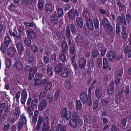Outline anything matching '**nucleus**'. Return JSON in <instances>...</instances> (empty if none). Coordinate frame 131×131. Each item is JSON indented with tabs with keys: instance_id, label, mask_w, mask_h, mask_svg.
Wrapping results in <instances>:
<instances>
[{
	"instance_id": "2f4dec72",
	"label": "nucleus",
	"mask_w": 131,
	"mask_h": 131,
	"mask_svg": "<svg viewBox=\"0 0 131 131\" xmlns=\"http://www.w3.org/2000/svg\"><path fill=\"white\" fill-rule=\"evenodd\" d=\"M31 0H22L21 4L24 5L30 6L32 4Z\"/></svg>"
},
{
	"instance_id": "412c9836",
	"label": "nucleus",
	"mask_w": 131,
	"mask_h": 131,
	"mask_svg": "<svg viewBox=\"0 0 131 131\" xmlns=\"http://www.w3.org/2000/svg\"><path fill=\"white\" fill-rule=\"evenodd\" d=\"M77 25L80 28H81L83 26V21L82 19L80 17H78L76 19Z\"/></svg>"
},
{
	"instance_id": "423d86ee",
	"label": "nucleus",
	"mask_w": 131,
	"mask_h": 131,
	"mask_svg": "<svg viewBox=\"0 0 131 131\" xmlns=\"http://www.w3.org/2000/svg\"><path fill=\"white\" fill-rule=\"evenodd\" d=\"M66 32V36L68 38V45L69 46H70L71 44V39H72L73 36L71 35L70 30V28L69 26H67V27Z\"/></svg>"
},
{
	"instance_id": "58836bf2",
	"label": "nucleus",
	"mask_w": 131,
	"mask_h": 131,
	"mask_svg": "<svg viewBox=\"0 0 131 131\" xmlns=\"http://www.w3.org/2000/svg\"><path fill=\"white\" fill-rule=\"evenodd\" d=\"M46 98L49 99L48 102L49 103H51L52 102L53 100L52 95L51 93H48L47 95Z\"/></svg>"
},
{
	"instance_id": "4c0bfd02",
	"label": "nucleus",
	"mask_w": 131,
	"mask_h": 131,
	"mask_svg": "<svg viewBox=\"0 0 131 131\" xmlns=\"http://www.w3.org/2000/svg\"><path fill=\"white\" fill-rule=\"evenodd\" d=\"M100 13L102 14H106L107 17L109 16V12L108 11L104 10L101 8L99 9Z\"/></svg>"
},
{
	"instance_id": "69168bd1",
	"label": "nucleus",
	"mask_w": 131,
	"mask_h": 131,
	"mask_svg": "<svg viewBox=\"0 0 131 131\" xmlns=\"http://www.w3.org/2000/svg\"><path fill=\"white\" fill-rule=\"evenodd\" d=\"M99 54V52L98 51L94 50L92 52V56L94 58H96Z\"/></svg>"
},
{
	"instance_id": "8fccbe9b",
	"label": "nucleus",
	"mask_w": 131,
	"mask_h": 131,
	"mask_svg": "<svg viewBox=\"0 0 131 131\" xmlns=\"http://www.w3.org/2000/svg\"><path fill=\"white\" fill-rule=\"evenodd\" d=\"M43 63L45 64L49 63L50 59L49 57L45 56H44L43 57Z\"/></svg>"
},
{
	"instance_id": "0eeeda50",
	"label": "nucleus",
	"mask_w": 131,
	"mask_h": 131,
	"mask_svg": "<svg viewBox=\"0 0 131 131\" xmlns=\"http://www.w3.org/2000/svg\"><path fill=\"white\" fill-rule=\"evenodd\" d=\"M106 56V57L111 61H113L116 57L115 53L112 51L108 52L107 53Z\"/></svg>"
},
{
	"instance_id": "f257e3e1",
	"label": "nucleus",
	"mask_w": 131,
	"mask_h": 131,
	"mask_svg": "<svg viewBox=\"0 0 131 131\" xmlns=\"http://www.w3.org/2000/svg\"><path fill=\"white\" fill-rule=\"evenodd\" d=\"M80 98L81 101L82 103H87L88 106H91L92 103L90 96H89L88 97L86 94L82 93L80 94Z\"/></svg>"
},
{
	"instance_id": "a878e982",
	"label": "nucleus",
	"mask_w": 131,
	"mask_h": 131,
	"mask_svg": "<svg viewBox=\"0 0 131 131\" xmlns=\"http://www.w3.org/2000/svg\"><path fill=\"white\" fill-rule=\"evenodd\" d=\"M83 15L86 21L90 19V14L87 10H83Z\"/></svg>"
},
{
	"instance_id": "ea45409f",
	"label": "nucleus",
	"mask_w": 131,
	"mask_h": 131,
	"mask_svg": "<svg viewBox=\"0 0 131 131\" xmlns=\"http://www.w3.org/2000/svg\"><path fill=\"white\" fill-rule=\"evenodd\" d=\"M63 11L62 9L61 8H58L57 9V14L58 17L60 18L63 15Z\"/></svg>"
},
{
	"instance_id": "49530a36",
	"label": "nucleus",
	"mask_w": 131,
	"mask_h": 131,
	"mask_svg": "<svg viewBox=\"0 0 131 131\" xmlns=\"http://www.w3.org/2000/svg\"><path fill=\"white\" fill-rule=\"evenodd\" d=\"M94 21V27L95 29L98 28L99 27V21L97 19H95L93 20Z\"/></svg>"
},
{
	"instance_id": "4d7b16f0",
	"label": "nucleus",
	"mask_w": 131,
	"mask_h": 131,
	"mask_svg": "<svg viewBox=\"0 0 131 131\" xmlns=\"http://www.w3.org/2000/svg\"><path fill=\"white\" fill-rule=\"evenodd\" d=\"M69 51L70 53L71 54H73L75 52V47L73 45H72L69 48Z\"/></svg>"
},
{
	"instance_id": "9b49d317",
	"label": "nucleus",
	"mask_w": 131,
	"mask_h": 131,
	"mask_svg": "<svg viewBox=\"0 0 131 131\" xmlns=\"http://www.w3.org/2000/svg\"><path fill=\"white\" fill-rule=\"evenodd\" d=\"M26 33L28 37H29V38H31L32 39L35 38L36 36V34L32 30L29 29L26 31Z\"/></svg>"
},
{
	"instance_id": "2eb2a0df",
	"label": "nucleus",
	"mask_w": 131,
	"mask_h": 131,
	"mask_svg": "<svg viewBox=\"0 0 131 131\" xmlns=\"http://www.w3.org/2000/svg\"><path fill=\"white\" fill-rule=\"evenodd\" d=\"M14 66L19 71H21L23 68V64L20 61L15 62Z\"/></svg>"
},
{
	"instance_id": "f704fd0d",
	"label": "nucleus",
	"mask_w": 131,
	"mask_h": 131,
	"mask_svg": "<svg viewBox=\"0 0 131 131\" xmlns=\"http://www.w3.org/2000/svg\"><path fill=\"white\" fill-rule=\"evenodd\" d=\"M11 43V40L10 37L8 36L5 37L4 39V41L3 43L9 46V45Z\"/></svg>"
},
{
	"instance_id": "473e14b6",
	"label": "nucleus",
	"mask_w": 131,
	"mask_h": 131,
	"mask_svg": "<svg viewBox=\"0 0 131 131\" xmlns=\"http://www.w3.org/2000/svg\"><path fill=\"white\" fill-rule=\"evenodd\" d=\"M42 76V75L41 74H36L34 78V80L35 81L34 82H36L37 83H38V82L39 83L40 80H39L40 79Z\"/></svg>"
},
{
	"instance_id": "680f3d73",
	"label": "nucleus",
	"mask_w": 131,
	"mask_h": 131,
	"mask_svg": "<svg viewBox=\"0 0 131 131\" xmlns=\"http://www.w3.org/2000/svg\"><path fill=\"white\" fill-rule=\"evenodd\" d=\"M97 63L98 66L99 67H102V59L101 58H99L97 59Z\"/></svg>"
},
{
	"instance_id": "7ed1b4c3",
	"label": "nucleus",
	"mask_w": 131,
	"mask_h": 131,
	"mask_svg": "<svg viewBox=\"0 0 131 131\" xmlns=\"http://www.w3.org/2000/svg\"><path fill=\"white\" fill-rule=\"evenodd\" d=\"M60 114L63 118H65L67 120L69 119L71 117V113L70 111H67V108H64L61 111Z\"/></svg>"
},
{
	"instance_id": "39448f33",
	"label": "nucleus",
	"mask_w": 131,
	"mask_h": 131,
	"mask_svg": "<svg viewBox=\"0 0 131 131\" xmlns=\"http://www.w3.org/2000/svg\"><path fill=\"white\" fill-rule=\"evenodd\" d=\"M86 59L84 57H82L79 59L78 61L79 68L80 69H84L86 65Z\"/></svg>"
},
{
	"instance_id": "5701e85b",
	"label": "nucleus",
	"mask_w": 131,
	"mask_h": 131,
	"mask_svg": "<svg viewBox=\"0 0 131 131\" xmlns=\"http://www.w3.org/2000/svg\"><path fill=\"white\" fill-rule=\"evenodd\" d=\"M8 46L3 43L2 44L0 48L1 51L3 53H5L7 52L8 49Z\"/></svg>"
},
{
	"instance_id": "79ce46f5",
	"label": "nucleus",
	"mask_w": 131,
	"mask_h": 131,
	"mask_svg": "<svg viewBox=\"0 0 131 131\" xmlns=\"http://www.w3.org/2000/svg\"><path fill=\"white\" fill-rule=\"evenodd\" d=\"M50 128V127L47 124L44 123L42 126V131H48Z\"/></svg>"
},
{
	"instance_id": "603ef678",
	"label": "nucleus",
	"mask_w": 131,
	"mask_h": 131,
	"mask_svg": "<svg viewBox=\"0 0 131 131\" xmlns=\"http://www.w3.org/2000/svg\"><path fill=\"white\" fill-rule=\"evenodd\" d=\"M5 63L7 67L9 69L12 65L11 63V60L9 59L5 60Z\"/></svg>"
},
{
	"instance_id": "864d4df0",
	"label": "nucleus",
	"mask_w": 131,
	"mask_h": 131,
	"mask_svg": "<svg viewBox=\"0 0 131 131\" xmlns=\"http://www.w3.org/2000/svg\"><path fill=\"white\" fill-rule=\"evenodd\" d=\"M59 58L63 63H64L66 60V56L63 54H61L59 56Z\"/></svg>"
},
{
	"instance_id": "c03bdc74",
	"label": "nucleus",
	"mask_w": 131,
	"mask_h": 131,
	"mask_svg": "<svg viewBox=\"0 0 131 131\" xmlns=\"http://www.w3.org/2000/svg\"><path fill=\"white\" fill-rule=\"evenodd\" d=\"M15 32L16 34L14 37L15 38V40L16 41V40H17L19 39H20L23 36V34L19 32L18 33H17V31H16Z\"/></svg>"
},
{
	"instance_id": "0e129e2a",
	"label": "nucleus",
	"mask_w": 131,
	"mask_h": 131,
	"mask_svg": "<svg viewBox=\"0 0 131 131\" xmlns=\"http://www.w3.org/2000/svg\"><path fill=\"white\" fill-rule=\"evenodd\" d=\"M52 85V83L50 82L48 83L45 87V90L46 91L49 90L51 88Z\"/></svg>"
},
{
	"instance_id": "e433bc0d",
	"label": "nucleus",
	"mask_w": 131,
	"mask_h": 131,
	"mask_svg": "<svg viewBox=\"0 0 131 131\" xmlns=\"http://www.w3.org/2000/svg\"><path fill=\"white\" fill-rule=\"evenodd\" d=\"M70 25V30L72 32L71 35L73 36V37L76 34L75 27V25L73 24Z\"/></svg>"
},
{
	"instance_id": "9d476101",
	"label": "nucleus",
	"mask_w": 131,
	"mask_h": 131,
	"mask_svg": "<svg viewBox=\"0 0 131 131\" xmlns=\"http://www.w3.org/2000/svg\"><path fill=\"white\" fill-rule=\"evenodd\" d=\"M63 66V64L61 63H59L54 68L56 73L58 74L60 73L61 72Z\"/></svg>"
},
{
	"instance_id": "ddd939ff",
	"label": "nucleus",
	"mask_w": 131,
	"mask_h": 131,
	"mask_svg": "<svg viewBox=\"0 0 131 131\" xmlns=\"http://www.w3.org/2000/svg\"><path fill=\"white\" fill-rule=\"evenodd\" d=\"M27 94L25 90H23L22 91L21 93V102L23 104H24L26 101L27 97Z\"/></svg>"
},
{
	"instance_id": "13d9d810",
	"label": "nucleus",
	"mask_w": 131,
	"mask_h": 131,
	"mask_svg": "<svg viewBox=\"0 0 131 131\" xmlns=\"http://www.w3.org/2000/svg\"><path fill=\"white\" fill-rule=\"evenodd\" d=\"M38 47L35 45H32L31 46V50L34 53H36L38 50Z\"/></svg>"
},
{
	"instance_id": "c756f323",
	"label": "nucleus",
	"mask_w": 131,
	"mask_h": 131,
	"mask_svg": "<svg viewBox=\"0 0 131 131\" xmlns=\"http://www.w3.org/2000/svg\"><path fill=\"white\" fill-rule=\"evenodd\" d=\"M79 121L71 119L69 122L70 125L72 127L74 128L76 127L77 125V123Z\"/></svg>"
},
{
	"instance_id": "4468645a",
	"label": "nucleus",
	"mask_w": 131,
	"mask_h": 131,
	"mask_svg": "<svg viewBox=\"0 0 131 131\" xmlns=\"http://www.w3.org/2000/svg\"><path fill=\"white\" fill-rule=\"evenodd\" d=\"M118 20L119 22L121 23H122L124 25H126V21L124 15L123 14H122L121 16H119L118 17L117 20Z\"/></svg>"
},
{
	"instance_id": "393cba45",
	"label": "nucleus",
	"mask_w": 131,
	"mask_h": 131,
	"mask_svg": "<svg viewBox=\"0 0 131 131\" xmlns=\"http://www.w3.org/2000/svg\"><path fill=\"white\" fill-rule=\"evenodd\" d=\"M46 72L47 75L50 77H51L53 74L52 69L49 64L47 66Z\"/></svg>"
},
{
	"instance_id": "6e6d98bb",
	"label": "nucleus",
	"mask_w": 131,
	"mask_h": 131,
	"mask_svg": "<svg viewBox=\"0 0 131 131\" xmlns=\"http://www.w3.org/2000/svg\"><path fill=\"white\" fill-rule=\"evenodd\" d=\"M31 68L32 67L31 66L28 65H26L24 68V71L27 72H28L29 70V72H30L31 70L32 71Z\"/></svg>"
},
{
	"instance_id": "c85d7f7f",
	"label": "nucleus",
	"mask_w": 131,
	"mask_h": 131,
	"mask_svg": "<svg viewBox=\"0 0 131 131\" xmlns=\"http://www.w3.org/2000/svg\"><path fill=\"white\" fill-rule=\"evenodd\" d=\"M109 64L108 61L106 58L103 59V65L104 69H105L107 67Z\"/></svg>"
},
{
	"instance_id": "37998d69",
	"label": "nucleus",
	"mask_w": 131,
	"mask_h": 131,
	"mask_svg": "<svg viewBox=\"0 0 131 131\" xmlns=\"http://www.w3.org/2000/svg\"><path fill=\"white\" fill-rule=\"evenodd\" d=\"M76 108L78 110H80L82 108V104L80 100H77L76 101Z\"/></svg>"
},
{
	"instance_id": "bf43d9fd",
	"label": "nucleus",
	"mask_w": 131,
	"mask_h": 131,
	"mask_svg": "<svg viewBox=\"0 0 131 131\" xmlns=\"http://www.w3.org/2000/svg\"><path fill=\"white\" fill-rule=\"evenodd\" d=\"M72 117L73 119L76 120L77 121H79V117L78 116L77 113L75 112H73Z\"/></svg>"
},
{
	"instance_id": "338daca9",
	"label": "nucleus",
	"mask_w": 131,
	"mask_h": 131,
	"mask_svg": "<svg viewBox=\"0 0 131 131\" xmlns=\"http://www.w3.org/2000/svg\"><path fill=\"white\" fill-rule=\"evenodd\" d=\"M35 74L34 73H33L32 71H30L29 72V76H28V80L29 81H30L33 77L34 75Z\"/></svg>"
},
{
	"instance_id": "de8ad7c7",
	"label": "nucleus",
	"mask_w": 131,
	"mask_h": 131,
	"mask_svg": "<svg viewBox=\"0 0 131 131\" xmlns=\"http://www.w3.org/2000/svg\"><path fill=\"white\" fill-rule=\"evenodd\" d=\"M34 60V58L33 56H30L28 57L27 62L30 64H32L33 63Z\"/></svg>"
},
{
	"instance_id": "e2e57ef3",
	"label": "nucleus",
	"mask_w": 131,
	"mask_h": 131,
	"mask_svg": "<svg viewBox=\"0 0 131 131\" xmlns=\"http://www.w3.org/2000/svg\"><path fill=\"white\" fill-rule=\"evenodd\" d=\"M96 80H94L92 84H91V86L90 87L89 89L88 90L89 93L94 88L95 83L96 82Z\"/></svg>"
},
{
	"instance_id": "6e6552de",
	"label": "nucleus",
	"mask_w": 131,
	"mask_h": 131,
	"mask_svg": "<svg viewBox=\"0 0 131 131\" xmlns=\"http://www.w3.org/2000/svg\"><path fill=\"white\" fill-rule=\"evenodd\" d=\"M121 34L122 37L124 39L126 40L128 38V34L127 32L126 28L124 26L121 27Z\"/></svg>"
},
{
	"instance_id": "5fc2aeb1",
	"label": "nucleus",
	"mask_w": 131,
	"mask_h": 131,
	"mask_svg": "<svg viewBox=\"0 0 131 131\" xmlns=\"http://www.w3.org/2000/svg\"><path fill=\"white\" fill-rule=\"evenodd\" d=\"M62 49H68V47L66 42L65 41L62 42L61 44Z\"/></svg>"
},
{
	"instance_id": "4be33fe9",
	"label": "nucleus",
	"mask_w": 131,
	"mask_h": 131,
	"mask_svg": "<svg viewBox=\"0 0 131 131\" xmlns=\"http://www.w3.org/2000/svg\"><path fill=\"white\" fill-rule=\"evenodd\" d=\"M66 127L64 126H61L60 124H58L56 127V131H66Z\"/></svg>"
},
{
	"instance_id": "09e8293b",
	"label": "nucleus",
	"mask_w": 131,
	"mask_h": 131,
	"mask_svg": "<svg viewBox=\"0 0 131 131\" xmlns=\"http://www.w3.org/2000/svg\"><path fill=\"white\" fill-rule=\"evenodd\" d=\"M56 55L55 54H53L52 55L51 57L52 62L53 65H55L56 64Z\"/></svg>"
},
{
	"instance_id": "774afa93",
	"label": "nucleus",
	"mask_w": 131,
	"mask_h": 131,
	"mask_svg": "<svg viewBox=\"0 0 131 131\" xmlns=\"http://www.w3.org/2000/svg\"><path fill=\"white\" fill-rule=\"evenodd\" d=\"M111 131H119L118 128L115 125L113 124L112 126Z\"/></svg>"
},
{
	"instance_id": "1a4fd4ad",
	"label": "nucleus",
	"mask_w": 131,
	"mask_h": 131,
	"mask_svg": "<svg viewBox=\"0 0 131 131\" xmlns=\"http://www.w3.org/2000/svg\"><path fill=\"white\" fill-rule=\"evenodd\" d=\"M47 104V101L45 99L43 100L38 104V110L40 111H42L45 108Z\"/></svg>"
},
{
	"instance_id": "c9c22d12",
	"label": "nucleus",
	"mask_w": 131,
	"mask_h": 131,
	"mask_svg": "<svg viewBox=\"0 0 131 131\" xmlns=\"http://www.w3.org/2000/svg\"><path fill=\"white\" fill-rule=\"evenodd\" d=\"M45 9L46 12L49 11L50 12H52V10L51 4L50 3L46 4L45 7Z\"/></svg>"
},
{
	"instance_id": "7c9ffc66",
	"label": "nucleus",
	"mask_w": 131,
	"mask_h": 131,
	"mask_svg": "<svg viewBox=\"0 0 131 131\" xmlns=\"http://www.w3.org/2000/svg\"><path fill=\"white\" fill-rule=\"evenodd\" d=\"M48 83V80L46 79H44L40 83H37L36 82H35L34 83V84L36 86H38L40 85H44Z\"/></svg>"
},
{
	"instance_id": "b1692460",
	"label": "nucleus",
	"mask_w": 131,
	"mask_h": 131,
	"mask_svg": "<svg viewBox=\"0 0 131 131\" xmlns=\"http://www.w3.org/2000/svg\"><path fill=\"white\" fill-rule=\"evenodd\" d=\"M51 20L52 23L56 24L57 23L58 19L57 15L53 14L51 17Z\"/></svg>"
},
{
	"instance_id": "20e7f679",
	"label": "nucleus",
	"mask_w": 131,
	"mask_h": 131,
	"mask_svg": "<svg viewBox=\"0 0 131 131\" xmlns=\"http://www.w3.org/2000/svg\"><path fill=\"white\" fill-rule=\"evenodd\" d=\"M68 15L69 18L73 20L75 18L76 16H79V13L77 9L75 10L71 9L68 12Z\"/></svg>"
},
{
	"instance_id": "f03ea898",
	"label": "nucleus",
	"mask_w": 131,
	"mask_h": 131,
	"mask_svg": "<svg viewBox=\"0 0 131 131\" xmlns=\"http://www.w3.org/2000/svg\"><path fill=\"white\" fill-rule=\"evenodd\" d=\"M102 24L103 27L107 28L108 29L109 31H107V33L109 35L112 34L113 33V28L112 25L109 24V21L106 18H103Z\"/></svg>"
},
{
	"instance_id": "f8f14e48",
	"label": "nucleus",
	"mask_w": 131,
	"mask_h": 131,
	"mask_svg": "<svg viewBox=\"0 0 131 131\" xmlns=\"http://www.w3.org/2000/svg\"><path fill=\"white\" fill-rule=\"evenodd\" d=\"M16 46L19 54L20 55H22L24 50L23 45L19 43L16 44Z\"/></svg>"
},
{
	"instance_id": "a19ab883",
	"label": "nucleus",
	"mask_w": 131,
	"mask_h": 131,
	"mask_svg": "<svg viewBox=\"0 0 131 131\" xmlns=\"http://www.w3.org/2000/svg\"><path fill=\"white\" fill-rule=\"evenodd\" d=\"M83 38V37L81 35H80L79 33L78 34L75 38L76 42L78 43L80 40H82Z\"/></svg>"
},
{
	"instance_id": "052dcab7",
	"label": "nucleus",
	"mask_w": 131,
	"mask_h": 131,
	"mask_svg": "<svg viewBox=\"0 0 131 131\" xmlns=\"http://www.w3.org/2000/svg\"><path fill=\"white\" fill-rule=\"evenodd\" d=\"M16 7L14 5L13 3H11L8 8V9L10 11H14Z\"/></svg>"
},
{
	"instance_id": "6ab92c4d",
	"label": "nucleus",
	"mask_w": 131,
	"mask_h": 131,
	"mask_svg": "<svg viewBox=\"0 0 131 131\" xmlns=\"http://www.w3.org/2000/svg\"><path fill=\"white\" fill-rule=\"evenodd\" d=\"M16 52V50L14 47H10L8 48L7 52L8 55L11 57L14 55Z\"/></svg>"
},
{
	"instance_id": "a18cd8bd",
	"label": "nucleus",
	"mask_w": 131,
	"mask_h": 131,
	"mask_svg": "<svg viewBox=\"0 0 131 131\" xmlns=\"http://www.w3.org/2000/svg\"><path fill=\"white\" fill-rule=\"evenodd\" d=\"M46 93L45 91H43L41 92L39 96V100H41L46 96Z\"/></svg>"
},
{
	"instance_id": "aec40b11",
	"label": "nucleus",
	"mask_w": 131,
	"mask_h": 131,
	"mask_svg": "<svg viewBox=\"0 0 131 131\" xmlns=\"http://www.w3.org/2000/svg\"><path fill=\"white\" fill-rule=\"evenodd\" d=\"M86 25L88 28L91 30L94 29L93 22L91 20H89L86 21Z\"/></svg>"
},
{
	"instance_id": "dca6fc26",
	"label": "nucleus",
	"mask_w": 131,
	"mask_h": 131,
	"mask_svg": "<svg viewBox=\"0 0 131 131\" xmlns=\"http://www.w3.org/2000/svg\"><path fill=\"white\" fill-rule=\"evenodd\" d=\"M69 70L68 68H65L61 72V77L64 78H67L69 75Z\"/></svg>"
},
{
	"instance_id": "bb28decb",
	"label": "nucleus",
	"mask_w": 131,
	"mask_h": 131,
	"mask_svg": "<svg viewBox=\"0 0 131 131\" xmlns=\"http://www.w3.org/2000/svg\"><path fill=\"white\" fill-rule=\"evenodd\" d=\"M102 90L101 88L96 89L95 91V95L98 98H100L102 95Z\"/></svg>"
},
{
	"instance_id": "3c124183",
	"label": "nucleus",
	"mask_w": 131,
	"mask_h": 131,
	"mask_svg": "<svg viewBox=\"0 0 131 131\" xmlns=\"http://www.w3.org/2000/svg\"><path fill=\"white\" fill-rule=\"evenodd\" d=\"M114 83L113 82H111L108 86L107 91H114Z\"/></svg>"
},
{
	"instance_id": "72a5a7b5",
	"label": "nucleus",
	"mask_w": 131,
	"mask_h": 131,
	"mask_svg": "<svg viewBox=\"0 0 131 131\" xmlns=\"http://www.w3.org/2000/svg\"><path fill=\"white\" fill-rule=\"evenodd\" d=\"M24 43L27 47H29L31 44V41L30 39L29 38H26L24 41Z\"/></svg>"
},
{
	"instance_id": "a211bd4d",
	"label": "nucleus",
	"mask_w": 131,
	"mask_h": 131,
	"mask_svg": "<svg viewBox=\"0 0 131 131\" xmlns=\"http://www.w3.org/2000/svg\"><path fill=\"white\" fill-rule=\"evenodd\" d=\"M37 68L39 69H41L42 71L44 72L46 70V66L42 62H39L38 61L37 63Z\"/></svg>"
},
{
	"instance_id": "f3484780",
	"label": "nucleus",
	"mask_w": 131,
	"mask_h": 131,
	"mask_svg": "<svg viewBox=\"0 0 131 131\" xmlns=\"http://www.w3.org/2000/svg\"><path fill=\"white\" fill-rule=\"evenodd\" d=\"M117 2L116 3L117 5L118 6L119 10L120 12L123 11L126 8V6L125 5L122 4L120 0H117Z\"/></svg>"
},
{
	"instance_id": "cd10ccee",
	"label": "nucleus",
	"mask_w": 131,
	"mask_h": 131,
	"mask_svg": "<svg viewBox=\"0 0 131 131\" xmlns=\"http://www.w3.org/2000/svg\"><path fill=\"white\" fill-rule=\"evenodd\" d=\"M44 4L43 0H39L37 4L38 8L39 10H42L43 9Z\"/></svg>"
}]
</instances>
